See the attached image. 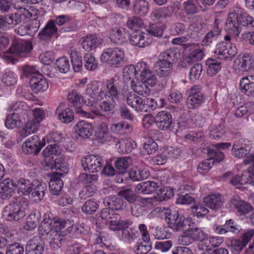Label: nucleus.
Wrapping results in <instances>:
<instances>
[{
	"label": "nucleus",
	"instance_id": "nucleus-1",
	"mask_svg": "<svg viewBox=\"0 0 254 254\" xmlns=\"http://www.w3.org/2000/svg\"><path fill=\"white\" fill-rule=\"evenodd\" d=\"M28 200L22 197L16 199V202L6 205L3 210L2 216L8 221H17L23 219L28 210Z\"/></svg>",
	"mask_w": 254,
	"mask_h": 254
},
{
	"label": "nucleus",
	"instance_id": "nucleus-2",
	"mask_svg": "<svg viewBox=\"0 0 254 254\" xmlns=\"http://www.w3.org/2000/svg\"><path fill=\"white\" fill-rule=\"evenodd\" d=\"M101 61L111 67H119L126 63L124 51L118 48L105 49L100 56Z\"/></svg>",
	"mask_w": 254,
	"mask_h": 254
},
{
	"label": "nucleus",
	"instance_id": "nucleus-3",
	"mask_svg": "<svg viewBox=\"0 0 254 254\" xmlns=\"http://www.w3.org/2000/svg\"><path fill=\"white\" fill-rule=\"evenodd\" d=\"M77 28L76 24H72L68 27H63L59 29L55 24L54 20H49L45 27L39 33L38 38L43 41L50 40L55 35L63 34L64 32L75 30Z\"/></svg>",
	"mask_w": 254,
	"mask_h": 254
},
{
	"label": "nucleus",
	"instance_id": "nucleus-4",
	"mask_svg": "<svg viewBox=\"0 0 254 254\" xmlns=\"http://www.w3.org/2000/svg\"><path fill=\"white\" fill-rule=\"evenodd\" d=\"M164 214L168 226L177 231L184 230L189 225V220L180 214L178 211L167 209Z\"/></svg>",
	"mask_w": 254,
	"mask_h": 254
},
{
	"label": "nucleus",
	"instance_id": "nucleus-5",
	"mask_svg": "<svg viewBox=\"0 0 254 254\" xmlns=\"http://www.w3.org/2000/svg\"><path fill=\"white\" fill-rule=\"evenodd\" d=\"M32 14L25 8H21L15 13L5 16L3 18V25L5 26L9 25H16L21 22H26L31 17Z\"/></svg>",
	"mask_w": 254,
	"mask_h": 254
},
{
	"label": "nucleus",
	"instance_id": "nucleus-6",
	"mask_svg": "<svg viewBox=\"0 0 254 254\" xmlns=\"http://www.w3.org/2000/svg\"><path fill=\"white\" fill-rule=\"evenodd\" d=\"M81 163L85 170L87 168L89 172L92 173L100 171L105 165L102 158L95 155H90L83 158L81 160Z\"/></svg>",
	"mask_w": 254,
	"mask_h": 254
},
{
	"label": "nucleus",
	"instance_id": "nucleus-7",
	"mask_svg": "<svg viewBox=\"0 0 254 254\" xmlns=\"http://www.w3.org/2000/svg\"><path fill=\"white\" fill-rule=\"evenodd\" d=\"M45 163L46 166L48 168L59 170L54 174H58L59 176H63L69 171L67 163L64 161L63 157L61 156H55V157L52 156L46 160Z\"/></svg>",
	"mask_w": 254,
	"mask_h": 254
},
{
	"label": "nucleus",
	"instance_id": "nucleus-8",
	"mask_svg": "<svg viewBox=\"0 0 254 254\" xmlns=\"http://www.w3.org/2000/svg\"><path fill=\"white\" fill-rule=\"evenodd\" d=\"M138 74L140 75V80L153 87L157 82L155 75L150 69L148 65L144 62L137 63V68Z\"/></svg>",
	"mask_w": 254,
	"mask_h": 254
},
{
	"label": "nucleus",
	"instance_id": "nucleus-9",
	"mask_svg": "<svg viewBox=\"0 0 254 254\" xmlns=\"http://www.w3.org/2000/svg\"><path fill=\"white\" fill-rule=\"evenodd\" d=\"M237 53L236 46L226 42H221L216 45L215 54L219 56L221 59H227L234 57Z\"/></svg>",
	"mask_w": 254,
	"mask_h": 254
},
{
	"label": "nucleus",
	"instance_id": "nucleus-10",
	"mask_svg": "<svg viewBox=\"0 0 254 254\" xmlns=\"http://www.w3.org/2000/svg\"><path fill=\"white\" fill-rule=\"evenodd\" d=\"M32 48V43L30 41L17 40L13 42L9 50L12 54L23 57L29 53Z\"/></svg>",
	"mask_w": 254,
	"mask_h": 254
},
{
	"label": "nucleus",
	"instance_id": "nucleus-11",
	"mask_svg": "<svg viewBox=\"0 0 254 254\" xmlns=\"http://www.w3.org/2000/svg\"><path fill=\"white\" fill-rule=\"evenodd\" d=\"M45 145L40 141L38 136L34 135L29 138L22 145V151L26 154L37 155Z\"/></svg>",
	"mask_w": 254,
	"mask_h": 254
},
{
	"label": "nucleus",
	"instance_id": "nucleus-12",
	"mask_svg": "<svg viewBox=\"0 0 254 254\" xmlns=\"http://www.w3.org/2000/svg\"><path fill=\"white\" fill-rule=\"evenodd\" d=\"M16 184L11 179L6 178L0 182V197L3 200L10 199L14 194Z\"/></svg>",
	"mask_w": 254,
	"mask_h": 254
},
{
	"label": "nucleus",
	"instance_id": "nucleus-13",
	"mask_svg": "<svg viewBox=\"0 0 254 254\" xmlns=\"http://www.w3.org/2000/svg\"><path fill=\"white\" fill-rule=\"evenodd\" d=\"M79 42L82 48L89 52L98 48L103 43V40L95 34H90L82 37Z\"/></svg>",
	"mask_w": 254,
	"mask_h": 254
},
{
	"label": "nucleus",
	"instance_id": "nucleus-14",
	"mask_svg": "<svg viewBox=\"0 0 254 254\" xmlns=\"http://www.w3.org/2000/svg\"><path fill=\"white\" fill-rule=\"evenodd\" d=\"M238 17L234 10L233 11L228 14L225 26L226 30L237 36H239L241 31V24L239 23Z\"/></svg>",
	"mask_w": 254,
	"mask_h": 254
},
{
	"label": "nucleus",
	"instance_id": "nucleus-15",
	"mask_svg": "<svg viewBox=\"0 0 254 254\" xmlns=\"http://www.w3.org/2000/svg\"><path fill=\"white\" fill-rule=\"evenodd\" d=\"M106 86L107 89L108 98L113 102L118 100L121 87L119 80L115 78H111L107 80Z\"/></svg>",
	"mask_w": 254,
	"mask_h": 254
},
{
	"label": "nucleus",
	"instance_id": "nucleus-16",
	"mask_svg": "<svg viewBox=\"0 0 254 254\" xmlns=\"http://www.w3.org/2000/svg\"><path fill=\"white\" fill-rule=\"evenodd\" d=\"M230 203L231 206L241 215H246L254 210L253 207L249 203L237 197H233L230 200Z\"/></svg>",
	"mask_w": 254,
	"mask_h": 254
},
{
	"label": "nucleus",
	"instance_id": "nucleus-17",
	"mask_svg": "<svg viewBox=\"0 0 254 254\" xmlns=\"http://www.w3.org/2000/svg\"><path fill=\"white\" fill-rule=\"evenodd\" d=\"M172 124V117L170 113L163 111L157 114L156 125L159 129L163 130L170 129Z\"/></svg>",
	"mask_w": 254,
	"mask_h": 254
},
{
	"label": "nucleus",
	"instance_id": "nucleus-18",
	"mask_svg": "<svg viewBox=\"0 0 254 254\" xmlns=\"http://www.w3.org/2000/svg\"><path fill=\"white\" fill-rule=\"evenodd\" d=\"M29 83L32 90L35 93L40 91H45L49 87L48 81L41 74H37L31 77Z\"/></svg>",
	"mask_w": 254,
	"mask_h": 254
},
{
	"label": "nucleus",
	"instance_id": "nucleus-19",
	"mask_svg": "<svg viewBox=\"0 0 254 254\" xmlns=\"http://www.w3.org/2000/svg\"><path fill=\"white\" fill-rule=\"evenodd\" d=\"M46 252L45 243L43 240L31 239L25 247L26 254H44Z\"/></svg>",
	"mask_w": 254,
	"mask_h": 254
},
{
	"label": "nucleus",
	"instance_id": "nucleus-20",
	"mask_svg": "<svg viewBox=\"0 0 254 254\" xmlns=\"http://www.w3.org/2000/svg\"><path fill=\"white\" fill-rule=\"evenodd\" d=\"M67 99L73 106L75 108V113L83 117H88V114L83 111L81 108L83 104L82 97L80 96L76 91H73L69 93Z\"/></svg>",
	"mask_w": 254,
	"mask_h": 254
},
{
	"label": "nucleus",
	"instance_id": "nucleus-21",
	"mask_svg": "<svg viewBox=\"0 0 254 254\" xmlns=\"http://www.w3.org/2000/svg\"><path fill=\"white\" fill-rule=\"evenodd\" d=\"M74 128L75 132L83 138H88L93 131L92 125L85 121L77 122Z\"/></svg>",
	"mask_w": 254,
	"mask_h": 254
},
{
	"label": "nucleus",
	"instance_id": "nucleus-22",
	"mask_svg": "<svg viewBox=\"0 0 254 254\" xmlns=\"http://www.w3.org/2000/svg\"><path fill=\"white\" fill-rule=\"evenodd\" d=\"M184 235L183 236V241H185V245H188L186 242V240L188 239H190L192 241H200L204 242L205 238V234L198 227L189 228L188 230H186L184 233ZM202 242H201V243Z\"/></svg>",
	"mask_w": 254,
	"mask_h": 254
},
{
	"label": "nucleus",
	"instance_id": "nucleus-23",
	"mask_svg": "<svg viewBox=\"0 0 254 254\" xmlns=\"http://www.w3.org/2000/svg\"><path fill=\"white\" fill-rule=\"evenodd\" d=\"M129 37L127 31L122 28H115L110 31L109 38L117 44H122L126 42Z\"/></svg>",
	"mask_w": 254,
	"mask_h": 254
},
{
	"label": "nucleus",
	"instance_id": "nucleus-24",
	"mask_svg": "<svg viewBox=\"0 0 254 254\" xmlns=\"http://www.w3.org/2000/svg\"><path fill=\"white\" fill-rule=\"evenodd\" d=\"M64 103H60L56 111V114L62 123L68 124L72 121L74 119L73 112L70 108H64Z\"/></svg>",
	"mask_w": 254,
	"mask_h": 254
},
{
	"label": "nucleus",
	"instance_id": "nucleus-25",
	"mask_svg": "<svg viewBox=\"0 0 254 254\" xmlns=\"http://www.w3.org/2000/svg\"><path fill=\"white\" fill-rule=\"evenodd\" d=\"M52 216L51 212L46 213L43 217V220L38 227V233L40 235L52 236L54 232V230L52 225L50 217Z\"/></svg>",
	"mask_w": 254,
	"mask_h": 254
},
{
	"label": "nucleus",
	"instance_id": "nucleus-26",
	"mask_svg": "<svg viewBox=\"0 0 254 254\" xmlns=\"http://www.w3.org/2000/svg\"><path fill=\"white\" fill-rule=\"evenodd\" d=\"M178 56H179V54L177 53L176 51L168 49L160 53L158 60L173 66L174 64L177 62Z\"/></svg>",
	"mask_w": 254,
	"mask_h": 254
},
{
	"label": "nucleus",
	"instance_id": "nucleus-27",
	"mask_svg": "<svg viewBox=\"0 0 254 254\" xmlns=\"http://www.w3.org/2000/svg\"><path fill=\"white\" fill-rule=\"evenodd\" d=\"M158 188V184L153 181L143 182L135 187V191L137 193L149 194L155 191Z\"/></svg>",
	"mask_w": 254,
	"mask_h": 254
},
{
	"label": "nucleus",
	"instance_id": "nucleus-28",
	"mask_svg": "<svg viewBox=\"0 0 254 254\" xmlns=\"http://www.w3.org/2000/svg\"><path fill=\"white\" fill-rule=\"evenodd\" d=\"M203 202L206 206L213 210L220 208L223 203L220 194H210L204 197Z\"/></svg>",
	"mask_w": 254,
	"mask_h": 254
},
{
	"label": "nucleus",
	"instance_id": "nucleus-29",
	"mask_svg": "<svg viewBox=\"0 0 254 254\" xmlns=\"http://www.w3.org/2000/svg\"><path fill=\"white\" fill-rule=\"evenodd\" d=\"M234 10L238 16L239 23L243 26H251L254 27V19L248 13L244 11L240 7H236Z\"/></svg>",
	"mask_w": 254,
	"mask_h": 254
},
{
	"label": "nucleus",
	"instance_id": "nucleus-30",
	"mask_svg": "<svg viewBox=\"0 0 254 254\" xmlns=\"http://www.w3.org/2000/svg\"><path fill=\"white\" fill-rule=\"evenodd\" d=\"M62 176L54 174L49 182V188L51 192L53 195H59L64 186V183L61 179Z\"/></svg>",
	"mask_w": 254,
	"mask_h": 254
},
{
	"label": "nucleus",
	"instance_id": "nucleus-31",
	"mask_svg": "<svg viewBox=\"0 0 254 254\" xmlns=\"http://www.w3.org/2000/svg\"><path fill=\"white\" fill-rule=\"evenodd\" d=\"M26 108L27 106L24 103L18 101L11 103L8 111L9 112L13 111L12 114L25 119V116H27Z\"/></svg>",
	"mask_w": 254,
	"mask_h": 254
},
{
	"label": "nucleus",
	"instance_id": "nucleus-32",
	"mask_svg": "<svg viewBox=\"0 0 254 254\" xmlns=\"http://www.w3.org/2000/svg\"><path fill=\"white\" fill-rule=\"evenodd\" d=\"M127 103L137 112H142V109H144L142 106L143 99L135 94H127Z\"/></svg>",
	"mask_w": 254,
	"mask_h": 254
},
{
	"label": "nucleus",
	"instance_id": "nucleus-33",
	"mask_svg": "<svg viewBox=\"0 0 254 254\" xmlns=\"http://www.w3.org/2000/svg\"><path fill=\"white\" fill-rule=\"evenodd\" d=\"M173 66L158 60L154 65V69L160 77H167L171 72Z\"/></svg>",
	"mask_w": 254,
	"mask_h": 254
},
{
	"label": "nucleus",
	"instance_id": "nucleus-34",
	"mask_svg": "<svg viewBox=\"0 0 254 254\" xmlns=\"http://www.w3.org/2000/svg\"><path fill=\"white\" fill-rule=\"evenodd\" d=\"M46 189L47 185L44 183H39L38 184H35L30 193L31 198L35 201H41L45 195Z\"/></svg>",
	"mask_w": 254,
	"mask_h": 254
},
{
	"label": "nucleus",
	"instance_id": "nucleus-35",
	"mask_svg": "<svg viewBox=\"0 0 254 254\" xmlns=\"http://www.w3.org/2000/svg\"><path fill=\"white\" fill-rule=\"evenodd\" d=\"M132 223L129 220H121L120 217H117L115 220L109 221V228L110 230L116 231L122 230H127Z\"/></svg>",
	"mask_w": 254,
	"mask_h": 254
},
{
	"label": "nucleus",
	"instance_id": "nucleus-36",
	"mask_svg": "<svg viewBox=\"0 0 254 254\" xmlns=\"http://www.w3.org/2000/svg\"><path fill=\"white\" fill-rule=\"evenodd\" d=\"M147 84L140 80L135 82L134 80L130 82L132 89L137 94L146 97L150 93V91L147 86Z\"/></svg>",
	"mask_w": 254,
	"mask_h": 254
},
{
	"label": "nucleus",
	"instance_id": "nucleus-37",
	"mask_svg": "<svg viewBox=\"0 0 254 254\" xmlns=\"http://www.w3.org/2000/svg\"><path fill=\"white\" fill-rule=\"evenodd\" d=\"M238 65L242 71H248L254 64V60L252 55L250 53L244 54L238 59Z\"/></svg>",
	"mask_w": 254,
	"mask_h": 254
},
{
	"label": "nucleus",
	"instance_id": "nucleus-38",
	"mask_svg": "<svg viewBox=\"0 0 254 254\" xmlns=\"http://www.w3.org/2000/svg\"><path fill=\"white\" fill-rule=\"evenodd\" d=\"M25 119L13 114H9L7 116L5 121V127L9 129H14L19 127L24 123Z\"/></svg>",
	"mask_w": 254,
	"mask_h": 254
},
{
	"label": "nucleus",
	"instance_id": "nucleus-39",
	"mask_svg": "<svg viewBox=\"0 0 254 254\" xmlns=\"http://www.w3.org/2000/svg\"><path fill=\"white\" fill-rule=\"evenodd\" d=\"M251 172L249 170L245 171L242 176H239L236 175L233 177L230 180V183L236 188H240L239 185H243L249 183L250 180L251 181Z\"/></svg>",
	"mask_w": 254,
	"mask_h": 254
},
{
	"label": "nucleus",
	"instance_id": "nucleus-40",
	"mask_svg": "<svg viewBox=\"0 0 254 254\" xmlns=\"http://www.w3.org/2000/svg\"><path fill=\"white\" fill-rule=\"evenodd\" d=\"M41 218V214L39 210L32 211L27 218L26 229L30 231L36 228Z\"/></svg>",
	"mask_w": 254,
	"mask_h": 254
},
{
	"label": "nucleus",
	"instance_id": "nucleus-41",
	"mask_svg": "<svg viewBox=\"0 0 254 254\" xmlns=\"http://www.w3.org/2000/svg\"><path fill=\"white\" fill-rule=\"evenodd\" d=\"M204 56L203 51L201 49H196L190 54L182 63L183 67H186L187 64H190L192 62L201 60Z\"/></svg>",
	"mask_w": 254,
	"mask_h": 254
},
{
	"label": "nucleus",
	"instance_id": "nucleus-42",
	"mask_svg": "<svg viewBox=\"0 0 254 254\" xmlns=\"http://www.w3.org/2000/svg\"><path fill=\"white\" fill-rule=\"evenodd\" d=\"M133 10L141 16L145 15L149 11V3L145 0H136L133 3Z\"/></svg>",
	"mask_w": 254,
	"mask_h": 254
},
{
	"label": "nucleus",
	"instance_id": "nucleus-43",
	"mask_svg": "<svg viewBox=\"0 0 254 254\" xmlns=\"http://www.w3.org/2000/svg\"><path fill=\"white\" fill-rule=\"evenodd\" d=\"M16 186H18V190L23 194L29 195L35 184L28 180L20 178L18 180Z\"/></svg>",
	"mask_w": 254,
	"mask_h": 254
},
{
	"label": "nucleus",
	"instance_id": "nucleus-44",
	"mask_svg": "<svg viewBox=\"0 0 254 254\" xmlns=\"http://www.w3.org/2000/svg\"><path fill=\"white\" fill-rule=\"evenodd\" d=\"M129 42L131 44L139 47H145V41L143 33L139 30L133 32L130 36Z\"/></svg>",
	"mask_w": 254,
	"mask_h": 254
},
{
	"label": "nucleus",
	"instance_id": "nucleus-45",
	"mask_svg": "<svg viewBox=\"0 0 254 254\" xmlns=\"http://www.w3.org/2000/svg\"><path fill=\"white\" fill-rule=\"evenodd\" d=\"M100 89L99 83L97 82H92L87 87L86 95L89 96L91 98L89 99L91 105L95 103L96 99L98 100V93Z\"/></svg>",
	"mask_w": 254,
	"mask_h": 254
},
{
	"label": "nucleus",
	"instance_id": "nucleus-46",
	"mask_svg": "<svg viewBox=\"0 0 254 254\" xmlns=\"http://www.w3.org/2000/svg\"><path fill=\"white\" fill-rule=\"evenodd\" d=\"M240 88L242 92L248 96H254V82H251L247 77L241 79Z\"/></svg>",
	"mask_w": 254,
	"mask_h": 254
},
{
	"label": "nucleus",
	"instance_id": "nucleus-47",
	"mask_svg": "<svg viewBox=\"0 0 254 254\" xmlns=\"http://www.w3.org/2000/svg\"><path fill=\"white\" fill-rule=\"evenodd\" d=\"M171 15L169 8L167 7H161L155 9L151 13V18L153 20L162 21L169 17Z\"/></svg>",
	"mask_w": 254,
	"mask_h": 254
},
{
	"label": "nucleus",
	"instance_id": "nucleus-48",
	"mask_svg": "<svg viewBox=\"0 0 254 254\" xmlns=\"http://www.w3.org/2000/svg\"><path fill=\"white\" fill-rule=\"evenodd\" d=\"M128 175L130 179L133 181H139L146 179L149 175V172L145 169H138L135 168L130 170Z\"/></svg>",
	"mask_w": 254,
	"mask_h": 254
},
{
	"label": "nucleus",
	"instance_id": "nucleus-49",
	"mask_svg": "<svg viewBox=\"0 0 254 254\" xmlns=\"http://www.w3.org/2000/svg\"><path fill=\"white\" fill-rule=\"evenodd\" d=\"M137 64L135 66L132 64H130L126 66L123 71V76L125 81H128L131 79H133L134 76L136 78L137 75L138 74V71L137 69Z\"/></svg>",
	"mask_w": 254,
	"mask_h": 254
},
{
	"label": "nucleus",
	"instance_id": "nucleus-50",
	"mask_svg": "<svg viewBox=\"0 0 254 254\" xmlns=\"http://www.w3.org/2000/svg\"><path fill=\"white\" fill-rule=\"evenodd\" d=\"M130 162V159L127 157L118 158L115 162L116 171L119 173H126Z\"/></svg>",
	"mask_w": 254,
	"mask_h": 254
},
{
	"label": "nucleus",
	"instance_id": "nucleus-51",
	"mask_svg": "<svg viewBox=\"0 0 254 254\" xmlns=\"http://www.w3.org/2000/svg\"><path fill=\"white\" fill-rule=\"evenodd\" d=\"M99 206V205L97 201L90 199L85 201L82 207V210L87 214H92L97 211Z\"/></svg>",
	"mask_w": 254,
	"mask_h": 254
},
{
	"label": "nucleus",
	"instance_id": "nucleus-52",
	"mask_svg": "<svg viewBox=\"0 0 254 254\" xmlns=\"http://www.w3.org/2000/svg\"><path fill=\"white\" fill-rule=\"evenodd\" d=\"M84 66L88 70H95L98 67V62L95 58L90 53H86L84 56Z\"/></svg>",
	"mask_w": 254,
	"mask_h": 254
},
{
	"label": "nucleus",
	"instance_id": "nucleus-53",
	"mask_svg": "<svg viewBox=\"0 0 254 254\" xmlns=\"http://www.w3.org/2000/svg\"><path fill=\"white\" fill-rule=\"evenodd\" d=\"M225 132V128L223 126L213 125L210 127L209 137L213 139H218L224 135Z\"/></svg>",
	"mask_w": 254,
	"mask_h": 254
},
{
	"label": "nucleus",
	"instance_id": "nucleus-54",
	"mask_svg": "<svg viewBox=\"0 0 254 254\" xmlns=\"http://www.w3.org/2000/svg\"><path fill=\"white\" fill-rule=\"evenodd\" d=\"M220 63L215 60L208 59L206 61V64L208 66L207 73L210 76L215 75L221 69Z\"/></svg>",
	"mask_w": 254,
	"mask_h": 254
},
{
	"label": "nucleus",
	"instance_id": "nucleus-55",
	"mask_svg": "<svg viewBox=\"0 0 254 254\" xmlns=\"http://www.w3.org/2000/svg\"><path fill=\"white\" fill-rule=\"evenodd\" d=\"M6 246V254H23L24 253V247L19 243H9Z\"/></svg>",
	"mask_w": 254,
	"mask_h": 254
},
{
	"label": "nucleus",
	"instance_id": "nucleus-56",
	"mask_svg": "<svg viewBox=\"0 0 254 254\" xmlns=\"http://www.w3.org/2000/svg\"><path fill=\"white\" fill-rule=\"evenodd\" d=\"M96 135L99 139L103 141L107 140L109 135V129L105 123H102L98 126Z\"/></svg>",
	"mask_w": 254,
	"mask_h": 254
},
{
	"label": "nucleus",
	"instance_id": "nucleus-57",
	"mask_svg": "<svg viewBox=\"0 0 254 254\" xmlns=\"http://www.w3.org/2000/svg\"><path fill=\"white\" fill-rule=\"evenodd\" d=\"M204 97L189 96L187 99V106L191 109L197 108L204 102Z\"/></svg>",
	"mask_w": 254,
	"mask_h": 254
},
{
	"label": "nucleus",
	"instance_id": "nucleus-58",
	"mask_svg": "<svg viewBox=\"0 0 254 254\" xmlns=\"http://www.w3.org/2000/svg\"><path fill=\"white\" fill-rule=\"evenodd\" d=\"M37 129V125L35 123H33L32 121H29L25 124L24 127L20 130V135L23 137H26L31 133H34Z\"/></svg>",
	"mask_w": 254,
	"mask_h": 254
},
{
	"label": "nucleus",
	"instance_id": "nucleus-59",
	"mask_svg": "<svg viewBox=\"0 0 254 254\" xmlns=\"http://www.w3.org/2000/svg\"><path fill=\"white\" fill-rule=\"evenodd\" d=\"M50 218H51L50 220L55 233L57 234L59 231L64 228L66 225L67 222L65 220L59 217H54L53 214H52V216Z\"/></svg>",
	"mask_w": 254,
	"mask_h": 254
},
{
	"label": "nucleus",
	"instance_id": "nucleus-60",
	"mask_svg": "<svg viewBox=\"0 0 254 254\" xmlns=\"http://www.w3.org/2000/svg\"><path fill=\"white\" fill-rule=\"evenodd\" d=\"M54 20L55 24L59 26L64 25V27H68L72 24H75L73 22L72 18L67 15H61L57 16Z\"/></svg>",
	"mask_w": 254,
	"mask_h": 254
},
{
	"label": "nucleus",
	"instance_id": "nucleus-61",
	"mask_svg": "<svg viewBox=\"0 0 254 254\" xmlns=\"http://www.w3.org/2000/svg\"><path fill=\"white\" fill-rule=\"evenodd\" d=\"M207 153L210 157V159H212V164H213L215 161L217 162L222 161L224 157L223 153L217 149H213L208 148Z\"/></svg>",
	"mask_w": 254,
	"mask_h": 254
},
{
	"label": "nucleus",
	"instance_id": "nucleus-62",
	"mask_svg": "<svg viewBox=\"0 0 254 254\" xmlns=\"http://www.w3.org/2000/svg\"><path fill=\"white\" fill-rule=\"evenodd\" d=\"M202 70L201 64L198 63L194 64L190 69L189 73L190 80L192 81H194L199 79Z\"/></svg>",
	"mask_w": 254,
	"mask_h": 254
},
{
	"label": "nucleus",
	"instance_id": "nucleus-63",
	"mask_svg": "<svg viewBox=\"0 0 254 254\" xmlns=\"http://www.w3.org/2000/svg\"><path fill=\"white\" fill-rule=\"evenodd\" d=\"M106 206L113 211L115 210H119L123 208V200L117 197H113L109 199L106 202Z\"/></svg>",
	"mask_w": 254,
	"mask_h": 254
},
{
	"label": "nucleus",
	"instance_id": "nucleus-64",
	"mask_svg": "<svg viewBox=\"0 0 254 254\" xmlns=\"http://www.w3.org/2000/svg\"><path fill=\"white\" fill-rule=\"evenodd\" d=\"M56 65L60 72L65 73L70 68L68 60L65 57L60 58L56 61Z\"/></svg>",
	"mask_w": 254,
	"mask_h": 254
}]
</instances>
